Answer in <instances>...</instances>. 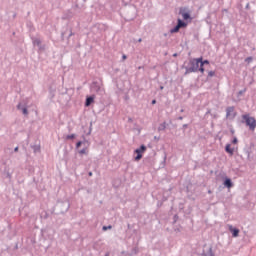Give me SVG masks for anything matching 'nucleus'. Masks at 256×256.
Masks as SVG:
<instances>
[{"instance_id":"1","label":"nucleus","mask_w":256,"mask_h":256,"mask_svg":"<svg viewBox=\"0 0 256 256\" xmlns=\"http://www.w3.org/2000/svg\"><path fill=\"white\" fill-rule=\"evenodd\" d=\"M201 61H203V57L192 59L190 61L189 71L191 73H197V71H201Z\"/></svg>"},{"instance_id":"2","label":"nucleus","mask_w":256,"mask_h":256,"mask_svg":"<svg viewBox=\"0 0 256 256\" xmlns=\"http://www.w3.org/2000/svg\"><path fill=\"white\" fill-rule=\"evenodd\" d=\"M247 127H249L250 131H255L256 128V120L253 117H250L249 114H245L242 116Z\"/></svg>"},{"instance_id":"3","label":"nucleus","mask_w":256,"mask_h":256,"mask_svg":"<svg viewBox=\"0 0 256 256\" xmlns=\"http://www.w3.org/2000/svg\"><path fill=\"white\" fill-rule=\"evenodd\" d=\"M145 151H147V147H145V145H142L140 148L135 150V153L137 154V156L135 157V161H141V159H143V153H145Z\"/></svg>"},{"instance_id":"4","label":"nucleus","mask_w":256,"mask_h":256,"mask_svg":"<svg viewBox=\"0 0 256 256\" xmlns=\"http://www.w3.org/2000/svg\"><path fill=\"white\" fill-rule=\"evenodd\" d=\"M187 27V22H184L181 19H178V24L170 30L171 33H179V29Z\"/></svg>"},{"instance_id":"5","label":"nucleus","mask_w":256,"mask_h":256,"mask_svg":"<svg viewBox=\"0 0 256 256\" xmlns=\"http://www.w3.org/2000/svg\"><path fill=\"white\" fill-rule=\"evenodd\" d=\"M237 112H235V107L230 106L226 108V118L227 119H235Z\"/></svg>"},{"instance_id":"6","label":"nucleus","mask_w":256,"mask_h":256,"mask_svg":"<svg viewBox=\"0 0 256 256\" xmlns=\"http://www.w3.org/2000/svg\"><path fill=\"white\" fill-rule=\"evenodd\" d=\"M229 231L232 233L233 237H239V229L233 228V226H228Z\"/></svg>"},{"instance_id":"7","label":"nucleus","mask_w":256,"mask_h":256,"mask_svg":"<svg viewBox=\"0 0 256 256\" xmlns=\"http://www.w3.org/2000/svg\"><path fill=\"white\" fill-rule=\"evenodd\" d=\"M203 65H209V60H201L200 62V73H205V68H203Z\"/></svg>"},{"instance_id":"8","label":"nucleus","mask_w":256,"mask_h":256,"mask_svg":"<svg viewBox=\"0 0 256 256\" xmlns=\"http://www.w3.org/2000/svg\"><path fill=\"white\" fill-rule=\"evenodd\" d=\"M225 151H226V153H229V155H233V153H235V149L231 148V144L226 145Z\"/></svg>"},{"instance_id":"9","label":"nucleus","mask_w":256,"mask_h":256,"mask_svg":"<svg viewBox=\"0 0 256 256\" xmlns=\"http://www.w3.org/2000/svg\"><path fill=\"white\" fill-rule=\"evenodd\" d=\"M180 15H182V18L184 19V21L191 19V14H189L188 12L180 11Z\"/></svg>"},{"instance_id":"10","label":"nucleus","mask_w":256,"mask_h":256,"mask_svg":"<svg viewBox=\"0 0 256 256\" xmlns=\"http://www.w3.org/2000/svg\"><path fill=\"white\" fill-rule=\"evenodd\" d=\"M224 185L225 187H227L228 189H231V187H233V183L231 182V179L227 178L225 181H224Z\"/></svg>"},{"instance_id":"11","label":"nucleus","mask_w":256,"mask_h":256,"mask_svg":"<svg viewBox=\"0 0 256 256\" xmlns=\"http://www.w3.org/2000/svg\"><path fill=\"white\" fill-rule=\"evenodd\" d=\"M94 99L93 97H88L86 99V107H89V105H91V103H93Z\"/></svg>"},{"instance_id":"12","label":"nucleus","mask_w":256,"mask_h":256,"mask_svg":"<svg viewBox=\"0 0 256 256\" xmlns=\"http://www.w3.org/2000/svg\"><path fill=\"white\" fill-rule=\"evenodd\" d=\"M87 153H89V151L87 150V148H84L82 150L79 151L80 155H87Z\"/></svg>"},{"instance_id":"13","label":"nucleus","mask_w":256,"mask_h":256,"mask_svg":"<svg viewBox=\"0 0 256 256\" xmlns=\"http://www.w3.org/2000/svg\"><path fill=\"white\" fill-rule=\"evenodd\" d=\"M233 145H237L239 143V140H237V137H234L232 140Z\"/></svg>"},{"instance_id":"14","label":"nucleus","mask_w":256,"mask_h":256,"mask_svg":"<svg viewBox=\"0 0 256 256\" xmlns=\"http://www.w3.org/2000/svg\"><path fill=\"white\" fill-rule=\"evenodd\" d=\"M103 231H107L108 229H112V226H103Z\"/></svg>"},{"instance_id":"15","label":"nucleus","mask_w":256,"mask_h":256,"mask_svg":"<svg viewBox=\"0 0 256 256\" xmlns=\"http://www.w3.org/2000/svg\"><path fill=\"white\" fill-rule=\"evenodd\" d=\"M83 144V142H81V141H79V142H77V144H76V148L77 149H79L80 147H81V145Z\"/></svg>"},{"instance_id":"16","label":"nucleus","mask_w":256,"mask_h":256,"mask_svg":"<svg viewBox=\"0 0 256 256\" xmlns=\"http://www.w3.org/2000/svg\"><path fill=\"white\" fill-rule=\"evenodd\" d=\"M67 139H75V134L68 135Z\"/></svg>"},{"instance_id":"17","label":"nucleus","mask_w":256,"mask_h":256,"mask_svg":"<svg viewBox=\"0 0 256 256\" xmlns=\"http://www.w3.org/2000/svg\"><path fill=\"white\" fill-rule=\"evenodd\" d=\"M208 75H209V77H213V76H215V72H214V71H210V72L208 73Z\"/></svg>"},{"instance_id":"18","label":"nucleus","mask_w":256,"mask_h":256,"mask_svg":"<svg viewBox=\"0 0 256 256\" xmlns=\"http://www.w3.org/2000/svg\"><path fill=\"white\" fill-rule=\"evenodd\" d=\"M204 256H213V251H211V249H210L208 254H205Z\"/></svg>"},{"instance_id":"19","label":"nucleus","mask_w":256,"mask_h":256,"mask_svg":"<svg viewBox=\"0 0 256 256\" xmlns=\"http://www.w3.org/2000/svg\"><path fill=\"white\" fill-rule=\"evenodd\" d=\"M22 113H23L24 115H27V113H28V112H27V108H23V109H22Z\"/></svg>"},{"instance_id":"20","label":"nucleus","mask_w":256,"mask_h":256,"mask_svg":"<svg viewBox=\"0 0 256 256\" xmlns=\"http://www.w3.org/2000/svg\"><path fill=\"white\" fill-rule=\"evenodd\" d=\"M122 59H123V61H125V59H127V56H126V55H123V56H122Z\"/></svg>"},{"instance_id":"21","label":"nucleus","mask_w":256,"mask_h":256,"mask_svg":"<svg viewBox=\"0 0 256 256\" xmlns=\"http://www.w3.org/2000/svg\"><path fill=\"white\" fill-rule=\"evenodd\" d=\"M157 103V100H152V105H155Z\"/></svg>"},{"instance_id":"22","label":"nucleus","mask_w":256,"mask_h":256,"mask_svg":"<svg viewBox=\"0 0 256 256\" xmlns=\"http://www.w3.org/2000/svg\"><path fill=\"white\" fill-rule=\"evenodd\" d=\"M14 151H19V148H18V147H16V148L14 149Z\"/></svg>"},{"instance_id":"23","label":"nucleus","mask_w":256,"mask_h":256,"mask_svg":"<svg viewBox=\"0 0 256 256\" xmlns=\"http://www.w3.org/2000/svg\"><path fill=\"white\" fill-rule=\"evenodd\" d=\"M18 109H21V104H18Z\"/></svg>"},{"instance_id":"24","label":"nucleus","mask_w":256,"mask_h":256,"mask_svg":"<svg viewBox=\"0 0 256 256\" xmlns=\"http://www.w3.org/2000/svg\"><path fill=\"white\" fill-rule=\"evenodd\" d=\"M34 43H37V45H39L40 42L39 41H35Z\"/></svg>"},{"instance_id":"25","label":"nucleus","mask_w":256,"mask_h":256,"mask_svg":"<svg viewBox=\"0 0 256 256\" xmlns=\"http://www.w3.org/2000/svg\"><path fill=\"white\" fill-rule=\"evenodd\" d=\"M246 61H251V58H247Z\"/></svg>"},{"instance_id":"26","label":"nucleus","mask_w":256,"mask_h":256,"mask_svg":"<svg viewBox=\"0 0 256 256\" xmlns=\"http://www.w3.org/2000/svg\"><path fill=\"white\" fill-rule=\"evenodd\" d=\"M173 57H177V54L175 53V54H173Z\"/></svg>"},{"instance_id":"27","label":"nucleus","mask_w":256,"mask_h":256,"mask_svg":"<svg viewBox=\"0 0 256 256\" xmlns=\"http://www.w3.org/2000/svg\"><path fill=\"white\" fill-rule=\"evenodd\" d=\"M138 41H139V43H141V41H142V40H141V39H139Z\"/></svg>"},{"instance_id":"28","label":"nucleus","mask_w":256,"mask_h":256,"mask_svg":"<svg viewBox=\"0 0 256 256\" xmlns=\"http://www.w3.org/2000/svg\"><path fill=\"white\" fill-rule=\"evenodd\" d=\"M89 175L92 176L93 174L90 172Z\"/></svg>"},{"instance_id":"29","label":"nucleus","mask_w":256,"mask_h":256,"mask_svg":"<svg viewBox=\"0 0 256 256\" xmlns=\"http://www.w3.org/2000/svg\"><path fill=\"white\" fill-rule=\"evenodd\" d=\"M160 89H163V86H162V87H160Z\"/></svg>"},{"instance_id":"30","label":"nucleus","mask_w":256,"mask_h":256,"mask_svg":"<svg viewBox=\"0 0 256 256\" xmlns=\"http://www.w3.org/2000/svg\"><path fill=\"white\" fill-rule=\"evenodd\" d=\"M105 256H109V254H106Z\"/></svg>"}]
</instances>
